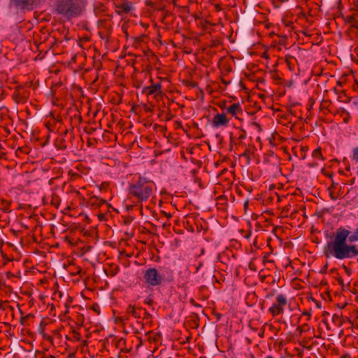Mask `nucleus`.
I'll list each match as a JSON object with an SVG mask.
<instances>
[{"instance_id": "1", "label": "nucleus", "mask_w": 358, "mask_h": 358, "mask_svg": "<svg viewBox=\"0 0 358 358\" xmlns=\"http://www.w3.org/2000/svg\"><path fill=\"white\" fill-rule=\"evenodd\" d=\"M350 232L344 228H338L334 238L327 243L324 248V254L327 258L332 256L338 259H351L358 256V246L348 245Z\"/></svg>"}, {"instance_id": "2", "label": "nucleus", "mask_w": 358, "mask_h": 358, "mask_svg": "<svg viewBox=\"0 0 358 358\" xmlns=\"http://www.w3.org/2000/svg\"><path fill=\"white\" fill-rule=\"evenodd\" d=\"M155 183L141 176L129 187V195L138 202L146 201L152 194Z\"/></svg>"}, {"instance_id": "3", "label": "nucleus", "mask_w": 358, "mask_h": 358, "mask_svg": "<svg viewBox=\"0 0 358 358\" xmlns=\"http://www.w3.org/2000/svg\"><path fill=\"white\" fill-rule=\"evenodd\" d=\"M84 6L83 0H56L54 13L67 18L75 17L81 14Z\"/></svg>"}, {"instance_id": "4", "label": "nucleus", "mask_w": 358, "mask_h": 358, "mask_svg": "<svg viewBox=\"0 0 358 358\" xmlns=\"http://www.w3.org/2000/svg\"><path fill=\"white\" fill-rule=\"evenodd\" d=\"M145 282L149 286H159L164 282V277L155 268H150L144 272Z\"/></svg>"}, {"instance_id": "5", "label": "nucleus", "mask_w": 358, "mask_h": 358, "mask_svg": "<svg viewBox=\"0 0 358 358\" xmlns=\"http://www.w3.org/2000/svg\"><path fill=\"white\" fill-rule=\"evenodd\" d=\"M287 304V298L285 294H280L276 297V301L268 309L273 317L283 314L284 307Z\"/></svg>"}, {"instance_id": "6", "label": "nucleus", "mask_w": 358, "mask_h": 358, "mask_svg": "<svg viewBox=\"0 0 358 358\" xmlns=\"http://www.w3.org/2000/svg\"><path fill=\"white\" fill-rule=\"evenodd\" d=\"M13 97L15 102L23 103L26 101L28 97V93L22 85H18L15 89Z\"/></svg>"}, {"instance_id": "7", "label": "nucleus", "mask_w": 358, "mask_h": 358, "mask_svg": "<svg viewBox=\"0 0 358 358\" xmlns=\"http://www.w3.org/2000/svg\"><path fill=\"white\" fill-rule=\"evenodd\" d=\"M11 1L17 7L22 9L31 10L34 6L39 3L40 0H11Z\"/></svg>"}, {"instance_id": "8", "label": "nucleus", "mask_w": 358, "mask_h": 358, "mask_svg": "<svg viewBox=\"0 0 358 358\" xmlns=\"http://www.w3.org/2000/svg\"><path fill=\"white\" fill-rule=\"evenodd\" d=\"M127 313L135 318H141L143 315H145V317L149 316V313L145 310V309L142 308H136L132 305H129L127 307Z\"/></svg>"}, {"instance_id": "9", "label": "nucleus", "mask_w": 358, "mask_h": 358, "mask_svg": "<svg viewBox=\"0 0 358 358\" xmlns=\"http://www.w3.org/2000/svg\"><path fill=\"white\" fill-rule=\"evenodd\" d=\"M162 84L160 83H152L151 85L143 87L142 92L149 95H155L162 94Z\"/></svg>"}, {"instance_id": "10", "label": "nucleus", "mask_w": 358, "mask_h": 358, "mask_svg": "<svg viewBox=\"0 0 358 358\" xmlns=\"http://www.w3.org/2000/svg\"><path fill=\"white\" fill-rule=\"evenodd\" d=\"M228 122L229 120L227 118L226 115L224 113H218L215 115L213 119V124L215 127L226 126L228 124Z\"/></svg>"}, {"instance_id": "11", "label": "nucleus", "mask_w": 358, "mask_h": 358, "mask_svg": "<svg viewBox=\"0 0 358 358\" xmlns=\"http://www.w3.org/2000/svg\"><path fill=\"white\" fill-rule=\"evenodd\" d=\"M116 8L119 14L127 13L131 10V3L129 1L124 0L123 2L117 4Z\"/></svg>"}, {"instance_id": "12", "label": "nucleus", "mask_w": 358, "mask_h": 358, "mask_svg": "<svg viewBox=\"0 0 358 358\" xmlns=\"http://www.w3.org/2000/svg\"><path fill=\"white\" fill-rule=\"evenodd\" d=\"M89 203L94 207H99L106 203V201L99 196H92L89 199Z\"/></svg>"}, {"instance_id": "13", "label": "nucleus", "mask_w": 358, "mask_h": 358, "mask_svg": "<svg viewBox=\"0 0 358 358\" xmlns=\"http://www.w3.org/2000/svg\"><path fill=\"white\" fill-rule=\"evenodd\" d=\"M227 111L232 115H236L242 111L241 105L238 103H235L227 108Z\"/></svg>"}, {"instance_id": "14", "label": "nucleus", "mask_w": 358, "mask_h": 358, "mask_svg": "<svg viewBox=\"0 0 358 358\" xmlns=\"http://www.w3.org/2000/svg\"><path fill=\"white\" fill-rule=\"evenodd\" d=\"M10 203H11L7 200L0 199V210L6 213L10 212Z\"/></svg>"}, {"instance_id": "15", "label": "nucleus", "mask_w": 358, "mask_h": 358, "mask_svg": "<svg viewBox=\"0 0 358 358\" xmlns=\"http://www.w3.org/2000/svg\"><path fill=\"white\" fill-rule=\"evenodd\" d=\"M347 22L351 24V26L354 28L358 29V20H356L354 15L347 16Z\"/></svg>"}, {"instance_id": "16", "label": "nucleus", "mask_w": 358, "mask_h": 358, "mask_svg": "<svg viewBox=\"0 0 358 358\" xmlns=\"http://www.w3.org/2000/svg\"><path fill=\"white\" fill-rule=\"evenodd\" d=\"M312 156L315 159L323 160L322 150L320 148H317L313 152Z\"/></svg>"}, {"instance_id": "17", "label": "nucleus", "mask_w": 358, "mask_h": 358, "mask_svg": "<svg viewBox=\"0 0 358 358\" xmlns=\"http://www.w3.org/2000/svg\"><path fill=\"white\" fill-rule=\"evenodd\" d=\"M358 241V227L355 230L352 234L349 235V241L351 243Z\"/></svg>"}, {"instance_id": "18", "label": "nucleus", "mask_w": 358, "mask_h": 358, "mask_svg": "<svg viewBox=\"0 0 358 358\" xmlns=\"http://www.w3.org/2000/svg\"><path fill=\"white\" fill-rule=\"evenodd\" d=\"M51 204L54 206L58 207L59 204V197L57 195H52Z\"/></svg>"}, {"instance_id": "19", "label": "nucleus", "mask_w": 358, "mask_h": 358, "mask_svg": "<svg viewBox=\"0 0 358 358\" xmlns=\"http://www.w3.org/2000/svg\"><path fill=\"white\" fill-rule=\"evenodd\" d=\"M310 329L308 324H303L302 326L301 327H299L297 328V330L300 331V334H301L303 332H306L307 331H308Z\"/></svg>"}, {"instance_id": "20", "label": "nucleus", "mask_w": 358, "mask_h": 358, "mask_svg": "<svg viewBox=\"0 0 358 358\" xmlns=\"http://www.w3.org/2000/svg\"><path fill=\"white\" fill-rule=\"evenodd\" d=\"M275 8H279L282 3L286 2L288 0H271Z\"/></svg>"}, {"instance_id": "21", "label": "nucleus", "mask_w": 358, "mask_h": 358, "mask_svg": "<svg viewBox=\"0 0 358 358\" xmlns=\"http://www.w3.org/2000/svg\"><path fill=\"white\" fill-rule=\"evenodd\" d=\"M352 154V159L355 161L358 162V148H355L353 149Z\"/></svg>"}, {"instance_id": "22", "label": "nucleus", "mask_w": 358, "mask_h": 358, "mask_svg": "<svg viewBox=\"0 0 358 358\" xmlns=\"http://www.w3.org/2000/svg\"><path fill=\"white\" fill-rule=\"evenodd\" d=\"M246 138V132L245 131H240V134H239V136H238V139L239 140H243Z\"/></svg>"}, {"instance_id": "23", "label": "nucleus", "mask_w": 358, "mask_h": 358, "mask_svg": "<svg viewBox=\"0 0 358 358\" xmlns=\"http://www.w3.org/2000/svg\"><path fill=\"white\" fill-rule=\"evenodd\" d=\"M73 336L76 340H80V334L77 331H73Z\"/></svg>"}, {"instance_id": "24", "label": "nucleus", "mask_w": 358, "mask_h": 358, "mask_svg": "<svg viewBox=\"0 0 358 358\" xmlns=\"http://www.w3.org/2000/svg\"><path fill=\"white\" fill-rule=\"evenodd\" d=\"M303 315L307 316V320H309L311 317V312L310 311H303Z\"/></svg>"}, {"instance_id": "25", "label": "nucleus", "mask_w": 358, "mask_h": 358, "mask_svg": "<svg viewBox=\"0 0 358 358\" xmlns=\"http://www.w3.org/2000/svg\"><path fill=\"white\" fill-rule=\"evenodd\" d=\"M144 303L148 305H152L153 303V300L148 297L145 299Z\"/></svg>"}, {"instance_id": "26", "label": "nucleus", "mask_w": 358, "mask_h": 358, "mask_svg": "<svg viewBox=\"0 0 358 358\" xmlns=\"http://www.w3.org/2000/svg\"><path fill=\"white\" fill-rule=\"evenodd\" d=\"M343 269L345 270V273L348 275H350L351 274V270L348 268L345 265H343Z\"/></svg>"}, {"instance_id": "27", "label": "nucleus", "mask_w": 358, "mask_h": 358, "mask_svg": "<svg viewBox=\"0 0 358 358\" xmlns=\"http://www.w3.org/2000/svg\"><path fill=\"white\" fill-rule=\"evenodd\" d=\"M201 266H203V263L200 262L198 263V265L195 266L196 272H198Z\"/></svg>"}, {"instance_id": "28", "label": "nucleus", "mask_w": 358, "mask_h": 358, "mask_svg": "<svg viewBox=\"0 0 358 358\" xmlns=\"http://www.w3.org/2000/svg\"><path fill=\"white\" fill-rule=\"evenodd\" d=\"M294 59V57L292 56H290V55H287L286 56V62L289 64L290 62V59Z\"/></svg>"}, {"instance_id": "29", "label": "nucleus", "mask_w": 358, "mask_h": 358, "mask_svg": "<svg viewBox=\"0 0 358 358\" xmlns=\"http://www.w3.org/2000/svg\"><path fill=\"white\" fill-rule=\"evenodd\" d=\"M5 302L0 301V309L4 310L5 309Z\"/></svg>"}, {"instance_id": "30", "label": "nucleus", "mask_w": 358, "mask_h": 358, "mask_svg": "<svg viewBox=\"0 0 358 358\" xmlns=\"http://www.w3.org/2000/svg\"><path fill=\"white\" fill-rule=\"evenodd\" d=\"M248 201H246L245 203H244V208L245 209H246L248 208Z\"/></svg>"}, {"instance_id": "31", "label": "nucleus", "mask_w": 358, "mask_h": 358, "mask_svg": "<svg viewBox=\"0 0 358 358\" xmlns=\"http://www.w3.org/2000/svg\"><path fill=\"white\" fill-rule=\"evenodd\" d=\"M243 155V156H244V157H248V153H247V152H246V151H245V152L243 153V155Z\"/></svg>"}, {"instance_id": "32", "label": "nucleus", "mask_w": 358, "mask_h": 358, "mask_svg": "<svg viewBox=\"0 0 358 358\" xmlns=\"http://www.w3.org/2000/svg\"><path fill=\"white\" fill-rule=\"evenodd\" d=\"M217 319H220L221 317V315L220 314H217Z\"/></svg>"}, {"instance_id": "33", "label": "nucleus", "mask_w": 358, "mask_h": 358, "mask_svg": "<svg viewBox=\"0 0 358 358\" xmlns=\"http://www.w3.org/2000/svg\"><path fill=\"white\" fill-rule=\"evenodd\" d=\"M47 358H55L53 355H50Z\"/></svg>"}, {"instance_id": "34", "label": "nucleus", "mask_w": 358, "mask_h": 358, "mask_svg": "<svg viewBox=\"0 0 358 358\" xmlns=\"http://www.w3.org/2000/svg\"><path fill=\"white\" fill-rule=\"evenodd\" d=\"M166 217H171V215H170V214L166 215Z\"/></svg>"}, {"instance_id": "35", "label": "nucleus", "mask_w": 358, "mask_h": 358, "mask_svg": "<svg viewBox=\"0 0 358 358\" xmlns=\"http://www.w3.org/2000/svg\"><path fill=\"white\" fill-rule=\"evenodd\" d=\"M166 217H171V215H170V214L166 215Z\"/></svg>"}, {"instance_id": "36", "label": "nucleus", "mask_w": 358, "mask_h": 358, "mask_svg": "<svg viewBox=\"0 0 358 358\" xmlns=\"http://www.w3.org/2000/svg\"><path fill=\"white\" fill-rule=\"evenodd\" d=\"M147 111H150V108L146 109Z\"/></svg>"}, {"instance_id": "37", "label": "nucleus", "mask_w": 358, "mask_h": 358, "mask_svg": "<svg viewBox=\"0 0 358 358\" xmlns=\"http://www.w3.org/2000/svg\"><path fill=\"white\" fill-rule=\"evenodd\" d=\"M306 149H307V147H305V148L303 149V151H306Z\"/></svg>"}, {"instance_id": "38", "label": "nucleus", "mask_w": 358, "mask_h": 358, "mask_svg": "<svg viewBox=\"0 0 358 358\" xmlns=\"http://www.w3.org/2000/svg\"><path fill=\"white\" fill-rule=\"evenodd\" d=\"M306 149H307V147H305V148L303 149V151H306Z\"/></svg>"}, {"instance_id": "39", "label": "nucleus", "mask_w": 358, "mask_h": 358, "mask_svg": "<svg viewBox=\"0 0 358 358\" xmlns=\"http://www.w3.org/2000/svg\"><path fill=\"white\" fill-rule=\"evenodd\" d=\"M168 358H172V357H168Z\"/></svg>"}, {"instance_id": "40", "label": "nucleus", "mask_w": 358, "mask_h": 358, "mask_svg": "<svg viewBox=\"0 0 358 358\" xmlns=\"http://www.w3.org/2000/svg\"><path fill=\"white\" fill-rule=\"evenodd\" d=\"M357 262H358V259H357Z\"/></svg>"}]
</instances>
